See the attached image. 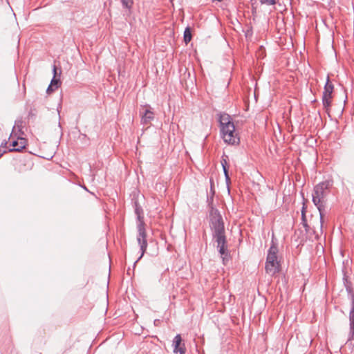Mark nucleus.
I'll return each mask as SVG.
<instances>
[{
	"label": "nucleus",
	"mask_w": 354,
	"mask_h": 354,
	"mask_svg": "<svg viewBox=\"0 0 354 354\" xmlns=\"http://www.w3.org/2000/svg\"><path fill=\"white\" fill-rule=\"evenodd\" d=\"M122 5L124 8L130 9L131 8L133 1V0H121Z\"/></svg>",
	"instance_id": "obj_17"
},
{
	"label": "nucleus",
	"mask_w": 354,
	"mask_h": 354,
	"mask_svg": "<svg viewBox=\"0 0 354 354\" xmlns=\"http://www.w3.org/2000/svg\"><path fill=\"white\" fill-rule=\"evenodd\" d=\"M333 185L332 180H326L318 183L315 186L312 194L313 202L317 207L320 216V228L322 227L323 217L326 203V197L330 194V189Z\"/></svg>",
	"instance_id": "obj_2"
},
{
	"label": "nucleus",
	"mask_w": 354,
	"mask_h": 354,
	"mask_svg": "<svg viewBox=\"0 0 354 354\" xmlns=\"http://www.w3.org/2000/svg\"><path fill=\"white\" fill-rule=\"evenodd\" d=\"M53 74H54V75H53V76L56 77V75H57V68H56V66H53Z\"/></svg>",
	"instance_id": "obj_24"
},
{
	"label": "nucleus",
	"mask_w": 354,
	"mask_h": 354,
	"mask_svg": "<svg viewBox=\"0 0 354 354\" xmlns=\"http://www.w3.org/2000/svg\"><path fill=\"white\" fill-rule=\"evenodd\" d=\"M6 147H7V141L5 140L1 142L0 148L5 149V148H6Z\"/></svg>",
	"instance_id": "obj_21"
},
{
	"label": "nucleus",
	"mask_w": 354,
	"mask_h": 354,
	"mask_svg": "<svg viewBox=\"0 0 354 354\" xmlns=\"http://www.w3.org/2000/svg\"><path fill=\"white\" fill-rule=\"evenodd\" d=\"M184 41L187 44L192 39V31L189 27H187L184 31L183 35Z\"/></svg>",
	"instance_id": "obj_13"
},
{
	"label": "nucleus",
	"mask_w": 354,
	"mask_h": 354,
	"mask_svg": "<svg viewBox=\"0 0 354 354\" xmlns=\"http://www.w3.org/2000/svg\"><path fill=\"white\" fill-rule=\"evenodd\" d=\"M211 187L209 193L207 194V202L209 208V226L212 231L214 245L216 243L218 252L221 254V215L218 209L213 204L215 191L214 189L212 180L210 179Z\"/></svg>",
	"instance_id": "obj_1"
},
{
	"label": "nucleus",
	"mask_w": 354,
	"mask_h": 354,
	"mask_svg": "<svg viewBox=\"0 0 354 354\" xmlns=\"http://www.w3.org/2000/svg\"><path fill=\"white\" fill-rule=\"evenodd\" d=\"M303 212H304L305 214H306V207L305 203H304V204H303V207H302V209H301V214H302Z\"/></svg>",
	"instance_id": "obj_23"
},
{
	"label": "nucleus",
	"mask_w": 354,
	"mask_h": 354,
	"mask_svg": "<svg viewBox=\"0 0 354 354\" xmlns=\"http://www.w3.org/2000/svg\"><path fill=\"white\" fill-rule=\"evenodd\" d=\"M229 114L223 113V140L230 145H238L240 142L239 133L235 130V126L231 120Z\"/></svg>",
	"instance_id": "obj_4"
},
{
	"label": "nucleus",
	"mask_w": 354,
	"mask_h": 354,
	"mask_svg": "<svg viewBox=\"0 0 354 354\" xmlns=\"http://www.w3.org/2000/svg\"><path fill=\"white\" fill-rule=\"evenodd\" d=\"M278 247L276 243L272 242V244L268 251L266 261L265 264L266 272L271 277L281 271V264L278 261Z\"/></svg>",
	"instance_id": "obj_5"
},
{
	"label": "nucleus",
	"mask_w": 354,
	"mask_h": 354,
	"mask_svg": "<svg viewBox=\"0 0 354 354\" xmlns=\"http://www.w3.org/2000/svg\"><path fill=\"white\" fill-rule=\"evenodd\" d=\"M301 224H302L303 227H304L305 231L307 233H310V230H311V227L308 224L307 219H306V214L304 212L301 214Z\"/></svg>",
	"instance_id": "obj_14"
},
{
	"label": "nucleus",
	"mask_w": 354,
	"mask_h": 354,
	"mask_svg": "<svg viewBox=\"0 0 354 354\" xmlns=\"http://www.w3.org/2000/svg\"><path fill=\"white\" fill-rule=\"evenodd\" d=\"M158 320L155 319V321H154V324H158Z\"/></svg>",
	"instance_id": "obj_27"
},
{
	"label": "nucleus",
	"mask_w": 354,
	"mask_h": 354,
	"mask_svg": "<svg viewBox=\"0 0 354 354\" xmlns=\"http://www.w3.org/2000/svg\"><path fill=\"white\" fill-rule=\"evenodd\" d=\"M315 239H318V234L315 235Z\"/></svg>",
	"instance_id": "obj_28"
},
{
	"label": "nucleus",
	"mask_w": 354,
	"mask_h": 354,
	"mask_svg": "<svg viewBox=\"0 0 354 354\" xmlns=\"http://www.w3.org/2000/svg\"><path fill=\"white\" fill-rule=\"evenodd\" d=\"M15 137L16 140L14 139L10 142V145L12 147V148H10L8 150V151L9 152H19L26 148V146L27 145V140L23 138L22 136L18 135H17Z\"/></svg>",
	"instance_id": "obj_8"
},
{
	"label": "nucleus",
	"mask_w": 354,
	"mask_h": 354,
	"mask_svg": "<svg viewBox=\"0 0 354 354\" xmlns=\"http://www.w3.org/2000/svg\"><path fill=\"white\" fill-rule=\"evenodd\" d=\"M348 298L351 300V307L349 312V333L347 339V344L350 345L354 344V290L350 285L346 286Z\"/></svg>",
	"instance_id": "obj_6"
},
{
	"label": "nucleus",
	"mask_w": 354,
	"mask_h": 354,
	"mask_svg": "<svg viewBox=\"0 0 354 354\" xmlns=\"http://www.w3.org/2000/svg\"><path fill=\"white\" fill-rule=\"evenodd\" d=\"M134 212L136 215L137 216V220L138 221V223L137 225L138 228V236L137 241L140 247L141 254L140 256L138 258V259L133 263V268L136 266L138 261L143 257L147 248V241L146 239V230L145 227V223L143 220V209L142 207L139 205L138 201L137 200H133Z\"/></svg>",
	"instance_id": "obj_3"
},
{
	"label": "nucleus",
	"mask_w": 354,
	"mask_h": 354,
	"mask_svg": "<svg viewBox=\"0 0 354 354\" xmlns=\"http://www.w3.org/2000/svg\"><path fill=\"white\" fill-rule=\"evenodd\" d=\"M158 320L155 319V321H154V324H158Z\"/></svg>",
	"instance_id": "obj_26"
},
{
	"label": "nucleus",
	"mask_w": 354,
	"mask_h": 354,
	"mask_svg": "<svg viewBox=\"0 0 354 354\" xmlns=\"http://www.w3.org/2000/svg\"><path fill=\"white\" fill-rule=\"evenodd\" d=\"M172 346L174 347V353L175 354L185 353V344L182 343V338L180 335L178 334L175 336L173 340Z\"/></svg>",
	"instance_id": "obj_10"
},
{
	"label": "nucleus",
	"mask_w": 354,
	"mask_h": 354,
	"mask_svg": "<svg viewBox=\"0 0 354 354\" xmlns=\"http://www.w3.org/2000/svg\"><path fill=\"white\" fill-rule=\"evenodd\" d=\"M145 106L149 107V109H146L143 112L140 111V114L141 115V124L147 125L151 124V122L153 120L154 113L151 111L149 105L147 104Z\"/></svg>",
	"instance_id": "obj_9"
},
{
	"label": "nucleus",
	"mask_w": 354,
	"mask_h": 354,
	"mask_svg": "<svg viewBox=\"0 0 354 354\" xmlns=\"http://www.w3.org/2000/svg\"><path fill=\"white\" fill-rule=\"evenodd\" d=\"M223 170L224 175H225V181H226V184H227V192H228V193H230V178L229 174H228V171L226 169L225 166L224 165L223 163Z\"/></svg>",
	"instance_id": "obj_15"
},
{
	"label": "nucleus",
	"mask_w": 354,
	"mask_h": 354,
	"mask_svg": "<svg viewBox=\"0 0 354 354\" xmlns=\"http://www.w3.org/2000/svg\"><path fill=\"white\" fill-rule=\"evenodd\" d=\"M50 84L54 86L55 88H58L61 85V81L59 78H57L56 77L53 76Z\"/></svg>",
	"instance_id": "obj_16"
},
{
	"label": "nucleus",
	"mask_w": 354,
	"mask_h": 354,
	"mask_svg": "<svg viewBox=\"0 0 354 354\" xmlns=\"http://www.w3.org/2000/svg\"><path fill=\"white\" fill-rule=\"evenodd\" d=\"M23 124H24V122L21 119L17 120L15 121V124L12 127V131L10 136V138H12L13 136H16L17 135V133H15L16 130H17V131H18V136H22L24 134V133L22 130V129L24 127Z\"/></svg>",
	"instance_id": "obj_11"
},
{
	"label": "nucleus",
	"mask_w": 354,
	"mask_h": 354,
	"mask_svg": "<svg viewBox=\"0 0 354 354\" xmlns=\"http://www.w3.org/2000/svg\"><path fill=\"white\" fill-rule=\"evenodd\" d=\"M7 152L6 149H3L0 148V158L3 156Z\"/></svg>",
	"instance_id": "obj_22"
},
{
	"label": "nucleus",
	"mask_w": 354,
	"mask_h": 354,
	"mask_svg": "<svg viewBox=\"0 0 354 354\" xmlns=\"http://www.w3.org/2000/svg\"><path fill=\"white\" fill-rule=\"evenodd\" d=\"M57 88H55L54 86H53L52 85L49 84V86H48V88L46 89V93L50 94V93H51L52 92H53Z\"/></svg>",
	"instance_id": "obj_20"
},
{
	"label": "nucleus",
	"mask_w": 354,
	"mask_h": 354,
	"mask_svg": "<svg viewBox=\"0 0 354 354\" xmlns=\"http://www.w3.org/2000/svg\"><path fill=\"white\" fill-rule=\"evenodd\" d=\"M230 256L225 248V236L223 235V264H227L230 261Z\"/></svg>",
	"instance_id": "obj_12"
},
{
	"label": "nucleus",
	"mask_w": 354,
	"mask_h": 354,
	"mask_svg": "<svg viewBox=\"0 0 354 354\" xmlns=\"http://www.w3.org/2000/svg\"><path fill=\"white\" fill-rule=\"evenodd\" d=\"M216 118L218 124V127L220 128V133L221 134V113H218L216 114Z\"/></svg>",
	"instance_id": "obj_19"
},
{
	"label": "nucleus",
	"mask_w": 354,
	"mask_h": 354,
	"mask_svg": "<svg viewBox=\"0 0 354 354\" xmlns=\"http://www.w3.org/2000/svg\"><path fill=\"white\" fill-rule=\"evenodd\" d=\"M212 1H213V3H215L216 4H218L220 2H221V0H212Z\"/></svg>",
	"instance_id": "obj_25"
},
{
	"label": "nucleus",
	"mask_w": 354,
	"mask_h": 354,
	"mask_svg": "<svg viewBox=\"0 0 354 354\" xmlns=\"http://www.w3.org/2000/svg\"><path fill=\"white\" fill-rule=\"evenodd\" d=\"M261 4L272 6L276 4V0H259Z\"/></svg>",
	"instance_id": "obj_18"
},
{
	"label": "nucleus",
	"mask_w": 354,
	"mask_h": 354,
	"mask_svg": "<svg viewBox=\"0 0 354 354\" xmlns=\"http://www.w3.org/2000/svg\"><path fill=\"white\" fill-rule=\"evenodd\" d=\"M334 90L333 84L330 82L329 76L327 77V80L324 88L322 95V104L326 111L328 113L332 104V94Z\"/></svg>",
	"instance_id": "obj_7"
}]
</instances>
